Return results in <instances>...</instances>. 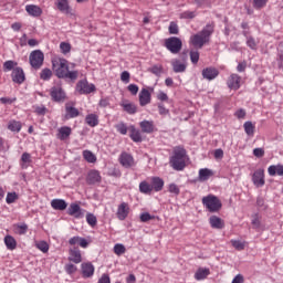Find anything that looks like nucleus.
I'll list each match as a JSON object with an SVG mask.
<instances>
[{"label":"nucleus","mask_w":283,"mask_h":283,"mask_svg":"<svg viewBox=\"0 0 283 283\" xmlns=\"http://www.w3.org/2000/svg\"><path fill=\"white\" fill-rule=\"evenodd\" d=\"M190 61L193 63V65L198 64V61H200V53L198 51H191Z\"/></svg>","instance_id":"bf43d9fd"},{"label":"nucleus","mask_w":283,"mask_h":283,"mask_svg":"<svg viewBox=\"0 0 283 283\" xmlns=\"http://www.w3.org/2000/svg\"><path fill=\"white\" fill-rule=\"evenodd\" d=\"M151 103V92L149 88H142L139 92V105L140 107H145Z\"/></svg>","instance_id":"4468645a"},{"label":"nucleus","mask_w":283,"mask_h":283,"mask_svg":"<svg viewBox=\"0 0 283 283\" xmlns=\"http://www.w3.org/2000/svg\"><path fill=\"white\" fill-rule=\"evenodd\" d=\"M118 163L124 167V169H134L136 167L137 163L136 159L134 158V155L127 153V151H122L119 157H118Z\"/></svg>","instance_id":"423d86ee"},{"label":"nucleus","mask_w":283,"mask_h":283,"mask_svg":"<svg viewBox=\"0 0 283 283\" xmlns=\"http://www.w3.org/2000/svg\"><path fill=\"white\" fill-rule=\"evenodd\" d=\"M66 118H76L78 117L80 112L76 107L71 106L70 104L65 105Z\"/></svg>","instance_id":"f704fd0d"},{"label":"nucleus","mask_w":283,"mask_h":283,"mask_svg":"<svg viewBox=\"0 0 283 283\" xmlns=\"http://www.w3.org/2000/svg\"><path fill=\"white\" fill-rule=\"evenodd\" d=\"M168 191L170 193H175V196L180 195V188L176 184H170L169 187H168Z\"/></svg>","instance_id":"680f3d73"},{"label":"nucleus","mask_w":283,"mask_h":283,"mask_svg":"<svg viewBox=\"0 0 283 283\" xmlns=\"http://www.w3.org/2000/svg\"><path fill=\"white\" fill-rule=\"evenodd\" d=\"M4 244L8 249V251H14V249H17V239H14V237L8 234L4 237Z\"/></svg>","instance_id":"c756f323"},{"label":"nucleus","mask_w":283,"mask_h":283,"mask_svg":"<svg viewBox=\"0 0 283 283\" xmlns=\"http://www.w3.org/2000/svg\"><path fill=\"white\" fill-rule=\"evenodd\" d=\"M11 78L13 83H18V85H21L25 81V73L23 72V69L15 67L13 69L11 73Z\"/></svg>","instance_id":"dca6fc26"},{"label":"nucleus","mask_w":283,"mask_h":283,"mask_svg":"<svg viewBox=\"0 0 283 283\" xmlns=\"http://www.w3.org/2000/svg\"><path fill=\"white\" fill-rule=\"evenodd\" d=\"M163 64H155L148 69V72H150V74H154L155 76L160 77V75L163 74Z\"/></svg>","instance_id":"58836bf2"},{"label":"nucleus","mask_w":283,"mask_h":283,"mask_svg":"<svg viewBox=\"0 0 283 283\" xmlns=\"http://www.w3.org/2000/svg\"><path fill=\"white\" fill-rule=\"evenodd\" d=\"M188 160L189 155H187V149H185V147H174L172 155L169 158V165L175 171H184Z\"/></svg>","instance_id":"f03ea898"},{"label":"nucleus","mask_w":283,"mask_h":283,"mask_svg":"<svg viewBox=\"0 0 283 283\" xmlns=\"http://www.w3.org/2000/svg\"><path fill=\"white\" fill-rule=\"evenodd\" d=\"M7 128L9 132H13V134H19L23 129V124L20 120L11 119L8 122Z\"/></svg>","instance_id":"b1692460"},{"label":"nucleus","mask_w":283,"mask_h":283,"mask_svg":"<svg viewBox=\"0 0 283 283\" xmlns=\"http://www.w3.org/2000/svg\"><path fill=\"white\" fill-rule=\"evenodd\" d=\"M231 244L237 251H244L247 247V242L240 240H231Z\"/></svg>","instance_id":"a18cd8bd"},{"label":"nucleus","mask_w":283,"mask_h":283,"mask_svg":"<svg viewBox=\"0 0 283 283\" xmlns=\"http://www.w3.org/2000/svg\"><path fill=\"white\" fill-rule=\"evenodd\" d=\"M20 160L22 169H28L30 163H32V155L30 153H23Z\"/></svg>","instance_id":"c9c22d12"},{"label":"nucleus","mask_w":283,"mask_h":283,"mask_svg":"<svg viewBox=\"0 0 283 283\" xmlns=\"http://www.w3.org/2000/svg\"><path fill=\"white\" fill-rule=\"evenodd\" d=\"M127 90H128V92H130V94L133 95V96H136V94H138V85H136V84H129L128 86H127Z\"/></svg>","instance_id":"69168bd1"},{"label":"nucleus","mask_w":283,"mask_h":283,"mask_svg":"<svg viewBox=\"0 0 283 283\" xmlns=\"http://www.w3.org/2000/svg\"><path fill=\"white\" fill-rule=\"evenodd\" d=\"M202 205L212 213L213 211V195H209L202 198Z\"/></svg>","instance_id":"e433bc0d"},{"label":"nucleus","mask_w":283,"mask_h":283,"mask_svg":"<svg viewBox=\"0 0 283 283\" xmlns=\"http://www.w3.org/2000/svg\"><path fill=\"white\" fill-rule=\"evenodd\" d=\"M98 283H112V280L109 279V274H102V276L98 280Z\"/></svg>","instance_id":"774afa93"},{"label":"nucleus","mask_w":283,"mask_h":283,"mask_svg":"<svg viewBox=\"0 0 283 283\" xmlns=\"http://www.w3.org/2000/svg\"><path fill=\"white\" fill-rule=\"evenodd\" d=\"M83 158L84 160H86V163H96V155H94V153H92L91 150H84Z\"/></svg>","instance_id":"79ce46f5"},{"label":"nucleus","mask_w":283,"mask_h":283,"mask_svg":"<svg viewBox=\"0 0 283 283\" xmlns=\"http://www.w3.org/2000/svg\"><path fill=\"white\" fill-rule=\"evenodd\" d=\"M52 67L57 78H69V81H76L78 78V71H70V62L63 57L53 59Z\"/></svg>","instance_id":"f257e3e1"},{"label":"nucleus","mask_w":283,"mask_h":283,"mask_svg":"<svg viewBox=\"0 0 283 283\" xmlns=\"http://www.w3.org/2000/svg\"><path fill=\"white\" fill-rule=\"evenodd\" d=\"M172 70L176 74L182 73L187 70V64L180 62V60H175L172 63Z\"/></svg>","instance_id":"2f4dec72"},{"label":"nucleus","mask_w":283,"mask_h":283,"mask_svg":"<svg viewBox=\"0 0 283 283\" xmlns=\"http://www.w3.org/2000/svg\"><path fill=\"white\" fill-rule=\"evenodd\" d=\"M269 176H283V165H272L268 168Z\"/></svg>","instance_id":"c85d7f7f"},{"label":"nucleus","mask_w":283,"mask_h":283,"mask_svg":"<svg viewBox=\"0 0 283 283\" xmlns=\"http://www.w3.org/2000/svg\"><path fill=\"white\" fill-rule=\"evenodd\" d=\"M43 61H45V55L41 50L32 51L29 55V62L33 70H41Z\"/></svg>","instance_id":"39448f33"},{"label":"nucleus","mask_w":283,"mask_h":283,"mask_svg":"<svg viewBox=\"0 0 283 283\" xmlns=\"http://www.w3.org/2000/svg\"><path fill=\"white\" fill-rule=\"evenodd\" d=\"M129 203L127 202H122L118 207H117V212L116 216L117 218L123 221V220H127V217L129 216Z\"/></svg>","instance_id":"ddd939ff"},{"label":"nucleus","mask_w":283,"mask_h":283,"mask_svg":"<svg viewBox=\"0 0 283 283\" xmlns=\"http://www.w3.org/2000/svg\"><path fill=\"white\" fill-rule=\"evenodd\" d=\"M222 209V201L218 197H213V211H220Z\"/></svg>","instance_id":"e2e57ef3"},{"label":"nucleus","mask_w":283,"mask_h":283,"mask_svg":"<svg viewBox=\"0 0 283 283\" xmlns=\"http://www.w3.org/2000/svg\"><path fill=\"white\" fill-rule=\"evenodd\" d=\"M268 0H253V8L260 10V8H264L266 6Z\"/></svg>","instance_id":"0e129e2a"},{"label":"nucleus","mask_w":283,"mask_h":283,"mask_svg":"<svg viewBox=\"0 0 283 283\" xmlns=\"http://www.w3.org/2000/svg\"><path fill=\"white\" fill-rule=\"evenodd\" d=\"M164 45L171 54H179L182 50V40H180V38L170 36L165 40Z\"/></svg>","instance_id":"20e7f679"},{"label":"nucleus","mask_w":283,"mask_h":283,"mask_svg":"<svg viewBox=\"0 0 283 283\" xmlns=\"http://www.w3.org/2000/svg\"><path fill=\"white\" fill-rule=\"evenodd\" d=\"M33 109L38 116H45V114H48V107L44 105H35L33 106Z\"/></svg>","instance_id":"09e8293b"},{"label":"nucleus","mask_w":283,"mask_h":283,"mask_svg":"<svg viewBox=\"0 0 283 283\" xmlns=\"http://www.w3.org/2000/svg\"><path fill=\"white\" fill-rule=\"evenodd\" d=\"M71 247H81V249H87L90 247V240L75 235L69 240Z\"/></svg>","instance_id":"f8f14e48"},{"label":"nucleus","mask_w":283,"mask_h":283,"mask_svg":"<svg viewBox=\"0 0 283 283\" xmlns=\"http://www.w3.org/2000/svg\"><path fill=\"white\" fill-rule=\"evenodd\" d=\"M85 123L88 125V127H96L98 126V115L91 113L86 115Z\"/></svg>","instance_id":"7c9ffc66"},{"label":"nucleus","mask_w":283,"mask_h":283,"mask_svg":"<svg viewBox=\"0 0 283 283\" xmlns=\"http://www.w3.org/2000/svg\"><path fill=\"white\" fill-rule=\"evenodd\" d=\"M119 105L120 107H123L126 114L134 115L136 114V112H138V107L136 106V104L129 102V99L122 101Z\"/></svg>","instance_id":"aec40b11"},{"label":"nucleus","mask_w":283,"mask_h":283,"mask_svg":"<svg viewBox=\"0 0 283 283\" xmlns=\"http://www.w3.org/2000/svg\"><path fill=\"white\" fill-rule=\"evenodd\" d=\"M211 34H213V30L211 27L205 28L202 31L198 32L197 34H193L190 38V43L193 45V48L202 49L206 43H209V40L211 39Z\"/></svg>","instance_id":"7ed1b4c3"},{"label":"nucleus","mask_w":283,"mask_h":283,"mask_svg":"<svg viewBox=\"0 0 283 283\" xmlns=\"http://www.w3.org/2000/svg\"><path fill=\"white\" fill-rule=\"evenodd\" d=\"M247 45L250 48V50H258V42L255 41V38L248 36L247 38Z\"/></svg>","instance_id":"6e6d98bb"},{"label":"nucleus","mask_w":283,"mask_h":283,"mask_svg":"<svg viewBox=\"0 0 283 283\" xmlns=\"http://www.w3.org/2000/svg\"><path fill=\"white\" fill-rule=\"evenodd\" d=\"M60 50H61L62 54H70V52H72V44H70L67 42H61Z\"/></svg>","instance_id":"864d4df0"},{"label":"nucleus","mask_w":283,"mask_h":283,"mask_svg":"<svg viewBox=\"0 0 283 283\" xmlns=\"http://www.w3.org/2000/svg\"><path fill=\"white\" fill-rule=\"evenodd\" d=\"M203 78H208V81H213V69H205L202 71Z\"/></svg>","instance_id":"4d7b16f0"},{"label":"nucleus","mask_w":283,"mask_h":283,"mask_svg":"<svg viewBox=\"0 0 283 283\" xmlns=\"http://www.w3.org/2000/svg\"><path fill=\"white\" fill-rule=\"evenodd\" d=\"M213 229H224V221L217 216L213 217Z\"/></svg>","instance_id":"5fc2aeb1"},{"label":"nucleus","mask_w":283,"mask_h":283,"mask_svg":"<svg viewBox=\"0 0 283 283\" xmlns=\"http://www.w3.org/2000/svg\"><path fill=\"white\" fill-rule=\"evenodd\" d=\"M19 200V195L17 192H8L6 197L7 205H14Z\"/></svg>","instance_id":"c03bdc74"},{"label":"nucleus","mask_w":283,"mask_h":283,"mask_svg":"<svg viewBox=\"0 0 283 283\" xmlns=\"http://www.w3.org/2000/svg\"><path fill=\"white\" fill-rule=\"evenodd\" d=\"M50 96L52 101H54L55 103H61L62 101H65V98L67 97L65 91H63V86L61 85V83L51 87Z\"/></svg>","instance_id":"0eeeda50"},{"label":"nucleus","mask_w":283,"mask_h":283,"mask_svg":"<svg viewBox=\"0 0 283 283\" xmlns=\"http://www.w3.org/2000/svg\"><path fill=\"white\" fill-rule=\"evenodd\" d=\"M72 136V127L62 126L57 129L56 139L57 140H67Z\"/></svg>","instance_id":"6ab92c4d"},{"label":"nucleus","mask_w":283,"mask_h":283,"mask_svg":"<svg viewBox=\"0 0 283 283\" xmlns=\"http://www.w3.org/2000/svg\"><path fill=\"white\" fill-rule=\"evenodd\" d=\"M64 271H65V273H67V275H74V273H76L78 271V268L76 265H74L73 263H67L64 266Z\"/></svg>","instance_id":"de8ad7c7"},{"label":"nucleus","mask_w":283,"mask_h":283,"mask_svg":"<svg viewBox=\"0 0 283 283\" xmlns=\"http://www.w3.org/2000/svg\"><path fill=\"white\" fill-rule=\"evenodd\" d=\"M18 63L12 61V60H9V61H6L3 63V71L4 72H12V70H14V67H17Z\"/></svg>","instance_id":"8fccbe9b"},{"label":"nucleus","mask_w":283,"mask_h":283,"mask_svg":"<svg viewBox=\"0 0 283 283\" xmlns=\"http://www.w3.org/2000/svg\"><path fill=\"white\" fill-rule=\"evenodd\" d=\"M67 214L76 220H81V218L85 217V210L78 203H71L67 208Z\"/></svg>","instance_id":"1a4fd4ad"},{"label":"nucleus","mask_w":283,"mask_h":283,"mask_svg":"<svg viewBox=\"0 0 283 283\" xmlns=\"http://www.w3.org/2000/svg\"><path fill=\"white\" fill-rule=\"evenodd\" d=\"M51 207L55 211H65L67 209V202L63 199H53L51 201Z\"/></svg>","instance_id":"393cba45"},{"label":"nucleus","mask_w":283,"mask_h":283,"mask_svg":"<svg viewBox=\"0 0 283 283\" xmlns=\"http://www.w3.org/2000/svg\"><path fill=\"white\" fill-rule=\"evenodd\" d=\"M252 181L253 185H255L258 188L264 187V169H258L256 171H254L252 176Z\"/></svg>","instance_id":"a211bd4d"},{"label":"nucleus","mask_w":283,"mask_h":283,"mask_svg":"<svg viewBox=\"0 0 283 283\" xmlns=\"http://www.w3.org/2000/svg\"><path fill=\"white\" fill-rule=\"evenodd\" d=\"M158 113L160 116H167V114H169V109L165 107V104H158Z\"/></svg>","instance_id":"338daca9"},{"label":"nucleus","mask_w":283,"mask_h":283,"mask_svg":"<svg viewBox=\"0 0 283 283\" xmlns=\"http://www.w3.org/2000/svg\"><path fill=\"white\" fill-rule=\"evenodd\" d=\"M96 271V268H94V264L92 262H83L81 264V274L84 280H87L90 277H94V272Z\"/></svg>","instance_id":"9d476101"},{"label":"nucleus","mask_w":283,"mask_h":283,"mask_svg":"<svg viewBox=\"0 0 283 283\" xmlns=\"http://www.w3.org/2000/svg\"><path fill=\"white\" fill-rule=\"evenodd\" d=\"M211 178V170L202 168L199 170V181L205 182Z\"/></svg>","instance_id":"4c0bfd02"},{"label":"nucleus","mask_w":283,"mask_h":283,"mask_svg":"<svg viewBox=\"0 0 283 283\" xmlns=\"http://www.w3.org/2000/svg\"><path fill=\"white\" fill-rule=\"evenodd\" d=\"M86 222L90 227L94 228L96 227V224H98V219L96 218V216H94V213L88 212L86 213Z\"/></svg>","instance_id":"a19ab883"},{"label":"nucleus","mask_w":283,"mask_h":283,"mask_svg":"<svg viewBox=\"0 0 283 283\" xmlns=\"http://www.w3.org/2000/svg\"><path fill=\"white\" fill-rule=\"evenodd\" d=\"M76 92L78 94H92V92H96V86L87 83V80H82L76 84Z\"/></svg>","instance_id":"6e6552de"},{"label":"nucleus","mask_w":283,"mask_h":283,"mask_svg":"<svg viewBox=\"0 0 283 283\" xmlns=\"http://www.w3.org/2000/svg\"><path fill=\"white\" fill-rule=\"evenodd\" d=\"M113 251L115 255L120 256L126 253L127 249L123 245V243H116L113 248Z\"/></svg>","instance_id":"37998d69"},{"label":"nucleus","mask_w":283,"mask_h":283,"mask_svg":"<svg viewBox=\"0 0 283 283\" xmlns=\"http://www.w3.org/2000/svg\"><path fill=\"white\" fill-rule=\"evenodd\" d=\"M139 191H140V193H145L146 196H151V192L154 190H153L151 184L148 179L144 180L139 184Z\"/></svg>","instance_id":"bb28decb"},{"label":"nucleus","mask_w":283,"mask_h":283,"mask_svg":"<svg viewBox=\"0 0 283 283\" xmlns=\"http://www.w3.org/2000/svg\"><path fill=\"white\" fill-rule=\"evenodd\" d=\"M56 8L60 12H64V14H70V2L67 0H57Z\"/></svg>","instance_id":"473e14b6"},{"label":"nucleus","mask_w":283,"mask_h":283,"mask_svg":"<svg viewBox=\"0 0 283 283\" xmlns=\"http://www.w3.org/2000/svg\"><path fill=\"white\" fill-rule=\"evenodd\" d=\"M276 63L279 70H283V41L277 46Z\"/></svg>","instance_id":"72a5a7b5"},{"label":"nucleus","mask_w":283,"mask_h":283,"mask_svg":"<svg viewBox=\"0 0 283 283\" xmlns=\"http://www.w3.org/2000/svg\"><path fill=\"white\" fill-rule=\"evenodd\" d=\"M168 31H169V34H178V32H180V30L178 29V23L170 22Z\"/></svg>","instance_id":"052dcab7"},{"label":"nucleus","mask_w":283,"mask_h":283,"mask_svg":"<svg viewBox=\"0 0 283 283\" xmlns=\"http://www.w3.org/2000/svg\"><path fill=\"white\" fill-rule=\"evenodd\" d=\"M139 127L144 134H154L156 130V125H154V120H143L139 123Z\"/></svg>","instance_id":"412c9836"},{"label":"nucleus","mask_w":283,"mask_h":283,"mask_svg":"<svg viewBox=\"0 0 283 283\" xmlns=\"http://www.w3.org/2000/svg\"><path fill=\"white\" fill-rule=\"evenodd\" d=\"M211 274V271L207 268H199L195 273V280L200 282L201 280H207L209 275Z\"/></svg>","instance_id":"a878e982"},{"label":"nucleus","mask_w":283,"mask_h":283,"mask_svg":"<svg viewBox=\"0 0 283 283\" xmlns=\"http://www.w3.org/2000/svg\"><path fill=\"white\" fill-rule=\"evenodd\" d=\"M148 181L150 182V187L153 189V191H163L164 187H165V180H163V178L160 177H150L148 178Z\"/></svg>","instance_id":"2eb2a0df"},{"label":"nucleus","mask_w":283,"mask_h":283,"mask_svg":"<svg viewBox=\"0 0 283 283\" xmlns=\"http://www.w3.org/2000/svg\"><path fill=\"white\" fill-rule=\"evenodd\" d=\"M115 129L118 132V134H122V136H126L127 134V124L120 122L115 125Z\"/></svg>","instance_id":"603ef678"},{"label":"nucleus","mask_w":283,"mask_h":283,"mask_svg":"<svg viewBox=\"0 0 283 283\" xmlns=\"http://www.w3.org/2000/svg\"><path fill=\"white\" fill-rule=\"evenodd\" d=\"M244 127V132L248 136H253V134H255V125H253L252 122H245L243 124Z\"/></svg>","instance_id":"ea45409f"},{"label":"nucleus","mask_w":283,"mask_h":283,"mask_svg":"<svg viewBox=\"0 0 283 283\" xmlns=\"http://www.w3.org/2000/svg\"><path fill=\"white\" fill-rule=\"evenodd\" d=\"M69 262H73V264H81L83 262V254L78 248H71L69 250Z\"/></svg>","instance_id":"9b49d317"},{"label":"nucleus","mask_w":283,"mask_h":283,"mask_svg":"<svg viewBox=\"0 0 283 283\" xmlns=\"http://www.w3.org/2000/svg\"><path fill=\"white\" fill-rule=\"evenodd\" d=\"M40 78H41V81H50V78H52V70L43 69L40 72Z\"/></svg>","instance_id":"49530a36"},{"label":"nucleus","mask_w":283,"mask_h":283,"mask_svg":"<svg viewBox=\"0 0 283 283\" xmlns=\"http://www.w3.org/2000/svg\"><path fill=\"white\" fill-rule=\"evenodd\" d=\"M130 139L133 143H143V135L140 134V130H138L136 127L130 126Z\"/></svg>","instance_id":"cd10ccee"},{"label":"nucleus","mask_w":283,"mask_h":283,"mask_svg":"<svg viewBox=\"0 0 283 283\" xmlns=\"http://www.w3.org/2000/svg\"><path fill=\"white\" fill-rule=\"evenodd\" d=\"M35 247L39 251H42V253H48L50 251V245L45 241H39L35 243Z\"/></svg>","instance_id":"3c124183"},{"label":"nucleus","mask_w":283,"mask_h":283,"mask_svg":"<svg viewBox=\"0 0 283 283\" xmlns=\"http://www.w3.org/2000/svg\"><path fill=\"white\" fill-rule=\"evenodd\" d=\"M17 233L19 235H25L28 233V224H25V223L18 224L17 226Z\"/></svg>","instance_id":"13d9d810"},{"label":"nucleus","mask_w":283,"mask_h":283,"mask_svg":"<svg viewBox=\"0 0 283 283\" xmlns=\"http://www.w3.org/2000/svg\"><path fill=\"white\" fill-rule=\"evenodd\" d=\"M242 78L238 74H231L228 78V87L230 90H240V81Z\"/></svg>","instance_id":"5701e85b"},{"label":"nucleus","mask_w":283,"mask_h":283,"mask_svg":"<svg viewBox=\"0 0 283 283\" xmlns=\"http://www.w3.org/2000/svg\"><path fill=\"white\" fill-rule=\"evenodd\" d=\"M102 177L98 170H90L86 176L87 185H96V182H101Z\"/></svg>","instance_id":"4be33fe9"},{"label":"nucleus","mask_w":283,"mask_h":283,"mask_svg":"<svg viewBox=\"0 0 283 283\" xmlns=\"http://www.w3.org/2000/svg\"><path fill=\"white\" fill-rule=\"evenodd\" d=\"M25 12L29 14V17L39 19V17H41V14H43V9H41V7H39L36 4H27Z\"/></svg>","instance_id":"f3484780"}]
</instances>
